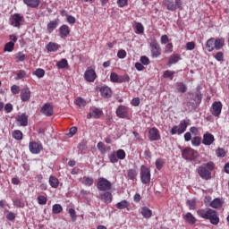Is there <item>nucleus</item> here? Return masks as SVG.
<instances>
[{
	"label": "nucleus",
	"instance_id": "nucleus-1",
	"mask_svg": "<svg viewBox=\"0 0 229 229\" xmlns=\"http://www.w3.org/2000/svg\"><path fill=\"white\" fill-rule=\"evenodd\" d=\"M198 216L202 217V219H209L211 225H219V216H217V211L214 209H199L197 211Z\"/></svg>",
	"mask_w": 229,
	"mask_h": 229
},
{
	"label": "nucleus",
	"instance_id": "nucleus-2",
	"mask_svg": "<svg viewBox=\"0 0 229 229\" xmlns=\"http://www.w3.org/2000/svg\"><path fill=\"white\" fill-rule=\"evenodd\" d=\"M215 167L216 165L213 162H208L200 165L198 168L200 178H202V180H210V178H212V171H214Z\"/></svg>",
	"mask_w": 229,
	"mask_h": 229
},
{
	"label": "nucleus",
	"instance_id": "nucleus-3",
	"mask_svg": "<svg viewBox=\"0 0 229 229\" xmlns=\"http://www.w3.org/2000/svg\"><path fill=\"white\" fill-rule=\"evenodd\" d=\"M225 47V38H209L206 43V47L209 53H212L214 49L219 51Z\"/></svg>",
	"mask_w": 229,
	"mask_h": 229
},
{
	"label": "nucleus",
	"instance_id": "nucleus-4",
	"mask_svg": "<svg viewBox=\"0 0 229 229\" xmlns=\"http://www.w3.org/2000/svg\"><path fill=\"white\" fill-rule=\"evenodd\" d=\"M187 126H189V121L182 120L180 122L179 125H174L172 130L170 131L171 135H182V133H185L187 131Z\"/></svg>",
	"mask_w": 229,
	"mask_h": 229
},
{
	"label": "nucleus",
	"instance_id": "nucleus-5",
	"mask_svg": "<svg viewBox=\"0 0 229 229\" xmlns=\"http://www.w3.org/2000/svg\"><path fill=\"white\" fill-rule=\"evenodd\" d=\"M163 4L165 6L166 9L169 10V12H176L178 8H182V4H183V1L175 0L174 2L173 0H164Z\"/></svg>",
	"mask_w": 229,
	"mask_h": 229
},
{
	"label": "nucleus",
	"instance_id": "nucleus-6",
	"mask_svg": "<svg viewBox=\"0 0 229 229\" xmlns=\"http://www.w3.org/2000/svg\"><path fill=\"white\" fill-rule=\"evenodd\" d=\"M140 181L144 185H148L151 182V170L146 165L140 167Z\"/></svg>",
	"mask_w": 229,
	"mask_h": 229
},
{
	"label": "nucleus",
	"instance_id": "nucleus-7",
	"mask_svg": "<svg viewBox=\"0 0 229 229\" xmlns=\"http://www.w3.org/2000/svg\"><path fill=\"white\" fill-rule=\"evenodd\" d=\"M182 157L185 160H196L198 157V151L191 148H186L182 150Z\"/></svg>",
	"mask_w": 229,
	"mask_h": 229
},
{
	"label": "nucleus",
	"instance_id": "nucleus-8",
	"mask_svg": "<svg viewBox=\"0 0 229 229\" xmlns=\"http://www.w3.org/2000/svg\"><path fill=\"white\" fill-rule=\"evenodd\" d=\"M23 21H24V16L19 13H14L11 15L9 22L11 26H13V28H21V24L22 23Z\"/></svg>",
	"mask_w": 229,
	"mask_h": 229
},
{
	"label": "nucleus",
	"instance_id": "nucleus-9",
	"mask_svg": "<svg viewBox=\"0 0 229 229\" xmlns=\"http://www.w3.org/2000/svg\"><path fill=\"white\" fill-rule=\"evenodd\" d=\"M98 191H110L112 189V182L103 177L98 178L97 184Z\"/></svg>",
	"mask_w": 229,
	"mask_h": 229
},
{
	"label": "nucleus",
	"instance_id": "nucleus-10",
	"mask_svg": "<svg viewBox=\"0 0 229 229\" xmlns=\"http://www.w3.org/2000/svg\"><path fill=\"white\" fill-rule=\"evenodd\" d=\"M150 51L152 58H158L160 55H162V48H160V45L154 40L150 43Z\"/></svg>",
	"mask_w": 229,
	"mask_h": 229
},
{
	"label": "nucleus",
	"instance_id": "nucleus-11",
	"mask_svg": "<svg viewBox=\"0 0 229 229\" xmlns=\"http://www.w3.org/2000/svg\"><path fill=\"white\" fill-rule=\"evenodd\" d=\"M221 110H223V103L217 101L212 104L210 109L212 115H214L215 117H219V115H221Z\"/></svg>",
	"mask_w": 229,
	"mask_h": 229
},
{
	"label": "nucleus",
	"instance_id": "nucleus-12",
	"mask_svg": "<svg viewBox=\"0 0 229 229\" xmlns=\"http://www.w3.org/2000/svg\"><path fill=\"white\" fill-rule=\"evenodd\" d=\"M204 203H206V205L207 203H209V206L212 208H221L223 207V200L219 198H216L210 201V197H206L204 199Z\"/></svg>",
	"mask_w": 229,
	"mask_h": 229
},
{
	"label": "nucleus",
	"instance_id": "nucleus-13",
	"mask_svg": "<svg viewBox=\"0 0 229 229\" xmlns=\"http://www.w3.org/2000/svg\"><path fill=\"white\" fill-rule=\"evenodd\" d=\"M29 149L33 155H38L42 151V144L37 141H30L29 144Z\"/></svg>",
	"mask_w": 229,
	"mask_h": 229
},
{
	"label": "nucleus",
	"instance_id": "nucleus-14",
	"mask_svg": "<svg viewBox=\"0 0 229 229\" xmlns=\"http://www.w3.org/2000/svg\"><path fill=\"white\" fill-rule=\"evenodd\" d=\"M96 78H98V75H96V71L93 69L88 68L84 72V79L86 81H89V83H94Z\"/></svg>",
	"mask_w": 229,
	"mask_h": 229
},
{
	"label": "nucleus",
	"instance_id": "nucleus-15",
	"mask_svg": "<svg viewBox=\"0 0 229 229\" xmlns=\"http://www.w3.org/2000/svg\"><path fill=\"white\" fill-rule=\"evenodd\" d=\"M103 115V110L98 107H92L89 114L87 115L88 119H99Z\"/></svg>",
	"mask_w": 229,
	"mask_h": 229
},
{
	"label": "nucleus",
	"instance_id": "nucleus-16",
	"mask_svg": "<svg viewBox=\"0 0 229 229\" xmlns=\"http://www.w3.org/2000/svg\"><path fill=\"white\" fill-rule=\"evenodd\" d=\"M116 115L120 119H125V117H128V107L126 106H119L116 109Z\"/></svg>",
	"mask_w": 229,
	"mask_h": 229
},
{
	"label": "nucleus",
	"instance_id": "nucleus-17",
	"mask_svg": "<svg viewBox=\"0 0 229 229\" xmlns=\"http://www.w3.org/2000/svg\"><path fill=\"white\" fill-rule=\"evenodd\" d=\"M215 140L214 136L210 132H207L203 135L202 144H204V146H212Z\"/></svg>",
	"mask_w": 229,
	"mask_h": 229
},
{
	"label": "nucleus",
	"instance_id": "nucleus-18",
	"mask_svg": "<svg viewBox=\"0 0 229 229\" xmlns=\"http://www.w3.org/2000/svg\"><path fill=\"white\" fill-rule=\"evenodd\" d=\"M20 98L23 103L28 102L31 98V91L29 88H24L21 90Z\"/></svg>",
	"mask_w": 229,
	"mask_h": 229
},
{
	"label": "nucleus",
	"instance_id": "nucleus-19",
	"mask_svg": "<svg viewBox=\"0 0 229 229\" xmlns=\"http://www.w3.org/2000/svg\"><path fill=\"white\" fill-rule=\"evenodd\" d=\"M148 138L151 140H160V131H158V129H157L156 127L151 128L148 131Z\"/></svg>",
	"mask_w": 229,
	"mask_h": 229
},
{
	"label": "nucleus",
	"instance_id": "nucleus-20",
	"mask_svg": "<svg viewBox=\"0 0 229 229\" xmlns=\"http://www.w3.org/2000/svg\"><path fill=\"white\" fill-rule=\"evenodd\" d=\"M41 113L47 117H51L53 115V106L49 103L45 104L41 107Z\"/></svg>",
	"mask_w": 229,
	"mask_h": 229
},
{
	"label": "nucleus",
	"instance_id": "nucleus-21",
	"mask_svg": "<svg viewBox=\"0 0 229 229\" xmlns=\"http://www.w3.org/2000/svg\"><path fill=\"white\" fill-rule=\"evenodd\" d=\"M99 91L102 98H112V89L108 86H102Z\"/></svg>",
	"mask_w": 229,
	"mask_h": 229
},
{
	"label": "nucleus",
	"instance_id": "nucleus-22",
	"mask_svg": "<svg viewBox=\"0 0 229 229\" xmlns=\"http://www.w3.org/2000/svg\"><path fill=\"white\" fill-rule=\"evenodd\" d=\"M99 198L104 203H112L113 196L110 191L100 193Z\"/></svg>",
	"mask_w": 229,
	"mask_h": 229
},
{
	"label": "nucleus",
	"instance_id": "nucleus-23",
	"mask_svg": "<svg viewBox=\"0 0 229 229\" xmlns=\"http://www.w3.org/2000/svg\"><path fill=\"white\" fill-rule=\"evenodd\" d=\"M19 126H28V115L21 114L16 117Z\"/></svg>",
	"mask_w": 229,
	"mask_h": 229
},
{
	"label": "nucleus",
	"instance_id": "nucleus-24",
	"mask_svg": "<svg viewBox=\"0 0 229 229\" xmlns=\"http://www.w3.org/2000/svg\"><path fill=\"white\" fill-rule=\"evenodd\" d=\"M201 99H203V95L201 93H197L194 98L195 104L188 103L187 106H191V108H196V106H199L201 104Z\"/></svg>",
	"mask_w": 229,
	"mask_h": 229
},
{
	"label": "nucleus",
	"instance_id": "nucleus-25",
	"mask_svg": "<svg viewBox=\"0 0 229 229\" xmlns=\"http://www.w3.org/2000/svg\"><path fill=\"white\" fill-rule=\"evenodd\" d=\"M180 60H182V56L179 54H173L172 55H170L168 59V64H167L168 67H171V65L174 64H178Z\"/></svg>",
	"mask_w": 229,
	"mask_h": 229
},
{
	"label": "nucleus",
	"instance_id": "nucleus-26",
	"mask_svg": "<svg viewBox=\"0 0 229 229\" xmlns=\"http://www.w3.org/2000/svg\"><path fill=\"white\" fill-rule=\"evenodd\" d=\"M69 33H71V29L67 25H62L59 28V35L62 38L68 37Z\"/></svg>",
	"mask_w": 229,
	"mask_h": 229
},
{
	"label": "nucleus",
	"instance_id": "nucleus-27",
	"mask_svg": "<svg viewBox=\"0 0 229 229\" xmlns=\"http://www.w3.org/2000/svg\"><path fill=\"white\" fill-rule=\"evenodd\" d=\"M140 214L145 219H149L153 216V211L148 207H142L140 208Z\"/></svg>",
	"mask_w": 229,
	"mask_h": 229
},
{
	"label": "nucleus",
	"instance_id": "nucleus-28",
	"mask_svg": "<svg viewBox=\"0 0 229 229\" xmlns=\"http://www.w3.org/2000/svg\"><path fill=\"white\" fill-rule=\"evenodd\" d=\"M58 28V20L51 21L47 26V33H53Z\"/></svg>",
	"mask_w": 229,
	"mask_h": 229
},
{
	"label": "nucleus",
	"instance_id": "nucleus-29",
	"mask_svg": "<svg viewBox=\"0 0 229 229\" xmlns=\"http://www.w3.org/2000/svg\"><path fill=\"white\" fill-rule=\"evenodd\" d=\"M24 4L29 6V8H38L40 4V0H23Z\"/></svg>",
	"mask_w": 229,
	"mask_h": 229
},
{
	"label": "nucleus",
	"instance_id": "nucleus-30",
	"mask_svg": "<svg viewBox=\"0 0 229 229\" xmlns=\"http://www.w3.org/2000/svg\"><path fill=\"white\" fill-rule=\"evenodd\" d=\"M46 48L49 53H55L56 52L57 49H60V45L56 43L49 42L47 45Z\"/></svg>",
	"mask_w": 229,
	"mask_h": 229
},
{
	"label": "nucleus",
	"instance_id": "nucleus-31",
	"mask_svg": "<svg viewBox=\"0 0 229 229\" xmlns=\"http://www.w3.org/2000/svg\"><path fill=\"white\" fill-rule=\"evenodd\" d=\"M48 183L52 187V189H57L59 185L58 178L55 177L54 175H51L49 177Z\"/></svg>",
	"mask_w": 229,
	"mask_h": 229
},
{
	"label": "nucleus",
	"instance_id": "nucleus-32",
	"mask_svg": "<svg viewBox=\"0 0 229 229\" xmlns=\"http://www.w3.org/2000/svg\"><path fill=\"white\" fill-rule=\"evenodd\" d=\"M184 219L187 223H189V225H194L196 223V218L191 212L186 213Z\"/></svg>",
	"mask_w": 229,
	"mask_h": 229
},
{
	"label": "nucleus",
	"instance_id": "nucleus-33",
	"mask_svg": "<svg viewBox=\"0 0 229 229\" xmlns=\"http://www.w3.org/2000/svg\"><path fill=\"white\" fill-rule=\"evenodd\" d=\"M128 207H130V202L127 200H122L116 204L118 210H123V208H128Z\"/></svg>",
	"mask_w": 229,
	"mask_h": 229
},
{
	"label": "nucleus",
	"instance_id": "nucleus-34",
	"mask_svg": "<svg viewBox=\"0 0 229 229\" xmlns=\"http://www.w3.org/2000/svg\"><path fill=\"white\" fill-rule=\"evenodd\" d=\"M176 89L178 92H181L182 94H184V92H187V86L183 84V82H177Z\"/></svg>",
	"mask_w": 229,
	"mask_h": 229
},
{
	"label": "nucleus",
	"instance_id": "nucleus-35",
	"mask_svg": "<svg viewBox=\"0 0 229 229\" xmlns=\"http://www.w3.org/2000/svg\"><path fill=\"white\" fill-rule=\"evenodd\" d=\"M75 105L80 108H83V106H87V101L81 98H77L75 99Z\"/></svg>",
	"mask_w": 229,
	"mask_h": 229
},
{
	"label": "nucleus",
	"instance_id": "nucleus-36",
	"mask_svg": "<svg viewBox=\"0 0 229 229\" xmlns=\"http://www.w3.org/2000/svg\"><path fill=\"white\" fill-rule=\"evenodd\" d=\"M115 153L118 160H124V158H126V152L124 149L120 148Z\"/></svg>",
	"mask_w": 229,
	"mask_h": 229
},
{
	"label": "nucleus",
	"instance_id": "nucleus-37",
	"mask_svg": "<svg viewBox=\"0 0 229 229\" xmlns=\"http://www.w3.org/2000/svg\"><path fill=\"white\" fill-rule=\"evenodd\" d=\"M64 210V208L60 204H55L52 207V212L53 214H60Z\"/></svg>",
	"mask_w": 229,
	"mask_h": 229
},
{
	"label": "nucleus",
	"instance_id": "nucleus-38",
	"mask_svg": "<svg viewBox=\"0 0 229 229\" xmlns=\"http://www.w3.org/2000/svg\"><path fill=\"white\" fill-rule=\"evenodd\" d=\"M108 158L111 164H117V162H119V158L117 157V154L115 152L109 154Z\"/></svg>",
	"mask_w": 229,
	"mask_h": 229
},
{
	"label": "nucleus",
	"instance_id": "nucleus-39",
	"mask_svg": "<svg viewBox=\"0 0 229 229\" xmlns=\"http://www.w3.org/2000/svg\"><path fill=\"white\" fill-rule=\"evenodd\" d=\"M110 80L113 81V83H121V77H119L115 72H112L110 74Z\"/></svg>",
	"mask_w": 229,
	"mask_h": 229
},
{
	"label": "nucleus",
	"instance_id": "nucleus-40",
	"mask_svg": "<svg viewBox=\"0 0 229 229\" xmlns=\"http://www.w3.org/2000/svg\"><path fill=\"white\" fill-rule=\"evenodd\" d=\"M82 183L84 185H87L88 187H90L94 183V179L92 177H83Z\"/></svg>",
	"mask_w": 229,
	"mask_h": 229
},
{
	"label": "nucleus",
	"instance_id": "nucleus-41",
	"mask_svg": "<svg viewBox=\"0 0 229 229\" xmlns=\"http://www.w3.org/2000/svg\"><path fill=\"white\" fill-rule=\"evenodd\" d=\"M15 47V43L14 42H8L6 43L5 47H4V51H7L8 53H12V51H13Z\"/></svg>",
	"mask_w": 229,
	"mask_h": 229
},
{
	"label": "nucleus",
	"instance_id": "nucleus-42",
	"mask_svg": "<svg viewBox=\"0 0 229 229\" xmlns=\"http://www.w3.org/2000/svg\"><path fill=\"white\" fill-rule=\"evenodd\" d=\"M34 76H37V78H44L46 72L44 71V69H37L36 71L33 72Z\"/></svg>",
	"mask_w": 229,
	"mask_h": 229
},
{
	"label": "nucleus",
	"instance_id": "nucleus-43",
	"mask_svg": "<svg viewBox=\"0 0 229 229\" xmlns=\"http://www.w3.org/2000/svg\"><path fill=\"white\" fill-rule=\"evenodd\" d=\"M186 205L189 207L190 210H196V199H192L187 200Z\"/></svg>",
	"mask_w": 229,
	"mask_h": 229
},
{
	"label": "nucleus",
	"instance_id": "nucleus-44",
	"mask_svg": "<svg viewBox=\"0 0 229 229\" xmlns=\"http://www.w3.org/2000/svg\"><path fill=\"white\" fill-rule=\"evenodd\" d=\"M13 137L15 140H22V131L16 130L13 132Z\"/></svg>",
	"mask_w": 229,
	"mask_h": 229
},
{
	"label": "nucleus",
	"instance_id": "nucleus-45",
	"mask_svg": "<svg viewBox=\"0 0 229 229\" xmlns=\"http://www.w3.org/2000/svg\"><path fill=\"white\" fill-rule=\"evenodd\" d=\"M56 65L58 69H65V67L69 65V63H67L66 59H62L61 61L57 62Z\"/></svg>",
	"mask_w": 229,
	"mask_h": 229
},
{
	"label": "nucleus",
	"instance_id": "nucleus-46",
	"mask_svg": "<svg viewBox=\"0 0 229 229\" xmlns=\"http://www.w3.org/2000/svg\"><path fill=\"white\" fill-rule=\"evenodd\" d=\"M192 146L198 147L201 145V137L196 136L191 140Z\"/></svg>",
	"mask_w": 229,
	"mask_h": 229
},
{
	"label": "nucleus",
	"instance_id": "nucleus-47",
	"mask_svg": "<svg viewBox=\"0 0 229 229\" xmlns=\"http://www.w3.org/2000/svg\"><path fill=\"white\" fill-rule=\"evenodd\" d=\"M127 176L129 178V180H133L136 178L137 176V171L133 170V169H130L127 172Z\"/></svg>",
	"mask_w": 229,
	"mask_h": 229
},
{
	"label": "nucleus",
	"instance_id": "nucleus-48",
	"mask_svg": "<svg viewBox=\"0 0 229 229\" xmlns=\"http://www.w3.org/2000/svg\"><path fill=\"white\" fill-rule=\"evenodd\" d=\"M38 205H46L47 203V198H46L44 195H39L37 198Z\"/></svg>",
	"mask_w": 229,
	"mask_h": 229
},
{
	"label": "nucleus",
	"instance_id": "nucleus-49",
	"mask_svg": "<svg viewBox=\"0 0 229 229\" xmlns=\"http://www.w3.org/2000/svg\"><path fill=\"white\" fill-rule=\"evenodd\" d=\"M164 164H165V161L163 158H157L156 160V167L157 169H158V171H160V169H162V167H164Z\"/></svg>",
	"mask_w": 229,
	"mask_h": 229
},
{
	"label": "nucleus",
	"instance_id": "nucleus-50",
	"mask_svg": "<svg viewBox=\"0 0 229 229\" xmlns=\"http://www.w3.org/2000/svg\"><path fill=\"white\" fill-rule=\"evenodd\" d=\"M26 60V55L22 52L16 54V62H24Z\"/></svg>",
	"mask_w": 229,
	"mask_h": 229
},
{
	"label": "nucleus",
	"instance_id": "nucleus-51",
	"mask_svg": "<svg viewBox=\"0 0 229 229\" xmlns=\"http://www.w3.org/2000/svg\"><path fill=\"white\" fill-rule=\"evenodd\" d=\"M136 33L142 34L144 33V25L142 23H136Z\"/></svg>",
	"mask_w": 229,
	"mask_h": 229
},
{
	"label": "nucleus",
	"instance_id": "nucleus-52",
	"mask_svg": "<svg viewBox=\"0 0 229 229\" xmlns=\"http://www.w3.org/2000/svg\"><path fill=\"white\" fill-rule=\"evenodd\" d=\"M173 76H174V72L169 70L164 72L163 78H170V80H173Z\"/></svg>",
	"mask_w": 229,
	"mask_h": 229
},
{
	"label": "nucleus",
	"instance_id": "nucleus-53",
	"mask_svg": "<svg viewBox=\"0 0 229 229\" xmlns=\"http://www.w3.org/2000/svg\"><path fill=\"white\" fill-rule=\"evenodd\" d=\"M140 64H142V65H149L150 64L149 58L146 55H142L140 58Z\"/></svg>",
	"mask_w": 229,
	"mask_h": 229
},
{
	"label": "nucleus",
	"instance_id": "nucleus-54",
	"mask_svg": "<svg viewBox=\"0 0 229 229\" xmlns=\"http://www.w3.org/2000/svg\"><path fill=\"white\" fill-rule=\"evenodd\" d=\"M69 214H70V217L72 218V221L74 223L77 219L76 210L74 208H70Z\"/></svg>",
	"mask_w": 229,
	"mask_h": 229
},
{
	"label": "nucleus",
	"instance_id": "nucleus-55",
	"mask_svg": "<svg viewBox=\"0 0 229 229\" xmlns=\"http://www.w3.org/2000/svg\"><path fill=\"white\" fill-rule=\"evenodd\" d=\"M13 205L14 207H17V208H23L24 207V203L19 199L13 200Z\"/></svg>",
	"mask_w": 229,
	"mask_h": 229
},
{
	"label": "nucleus",
	"instance_id": "nucleus-56",
	"mask_svg": "<svg viewBox=\"0 0 229 229\" xmlns=\"http://www.w3.org/2000/svg\"><path fill=\"white\" fill-rule=\"evenodd\" d=\"M215 58L217 62H223V60H225V54H223V52H218L216 54Z\"/></svg>",
	"mask_w": 229,
	"mask_h": 229
},
{
	"label": "nucleus",
	"instance_id": "nucleus-57",
	"mask_svg": "<svg viewBox=\"0 0 229 229\" xmlns=\"http://www.w3.org/2000/svg\"><path fill=\"white\" fill-rule=\"evenodd\" d=\"M195 48H196V44H194V42L191 41L186 44L187 51H194Z\"/></svg>",
	"mask_w": 229,
	"mask_h": 229
},
{
	"label": "nucleus",
	"instance_id": "nucleus-58",
	"mask_svg": "<svg viewBox=\"0 0 229 229\" xmlns=\"http://www.w3.org/2000/svg\"><path fill=\"white\" fill-rule=\"evenodd\" d=\"M26 78V72L24 70H20L17 73L16 80H22Z\"/></svg>",
	"mask_w": 229,
	"mask_h": 229
},
{
	"label": "nucleus",
	"instance_id": "nucleus-59",
	"mask_svg": "<svg viewBox=\"0 0 229 229\" xmlns=\"http://www.w3.org/2000/svg\"><path fill=\"white\" fill-rule=\"evenodd\" d=\"M226 156V152L223 148H217L216 149V157H219L221 158L225 157Z\"/></svg>",
	"mask_w": 229,
	"mask_h": 229
},
{
	"label": "nucleus",
	"instance_id": "nucleus-60",
	"mask_svg": "<svg viewBox=\"0 0 229 229\" xmlns=\"http://www.w3.org/2000/svg\"><path fill=\"white\" fill-rule=\"evenodd\" d=\"M165 53L167 55L173 53V43H168L165 47Z\"/></svg>",
	"mask_w": 229,
	"mask_h": 229
},
{
	"label": "nucleus",
	"instance_id": "nucleus-61",
	"mask_svg": "<svg viewBox=\"0 0 229 229\" xmlns=\"http://www.w3.org/2000/svg\"><path fill=\"white\" fill-rule=\"evenodd\" d=\"M116 4H118L119 8H124L128 4V0H117Z\"/></svg>",
	"mask_w": 229,
	"mask_h": 229
},
{
	"label": "nucleus",
	"instance_id": "nucleus-62",
	"mask_svg": "<svg viewBox=\"0 0 229 229\" xmlns=\"http://www.w3.org/2000/svg\"><path fill=\"white\" fill-rule=\"evenodd\" d=\"M117 56L121 60L126 58V50H123V49L119 50L118 53H117Z\"/></svg>",
	"mask_w": 229,
	"mask_h": 229
},
{
	"label": "nucleus",
	"instance_id": "nucleus-63",
	"mask_svg": "<svg viewBox=\"0 0 229 229\" xmlns=\"http://www.w3.org/2000/svg\"><path fill=\"white\" fill-rule=\"evenodd\" d=\"M11 92L13 94H19V92H21V88L19 86H17V85H13L11 87Z\"/></svg>",
	"mask_w": 229,
	"mask_h": 229
},
{
	"label": "nucleus",
	"instance_id": "nucleus-64",
	"mask_svg": "<svg viewBox=\"0 0 229 229\" xmlns=\"http://www.w3.org/2000/svg\"><path fill=\"white\" fill-rule=\"evenodd\" d=\"M160 42L161 44H167V42H169V37L165 34L161 36Z\"/></svg>",
	"mask_w": 229,
	"mask_h": 229
}]
</instances>
